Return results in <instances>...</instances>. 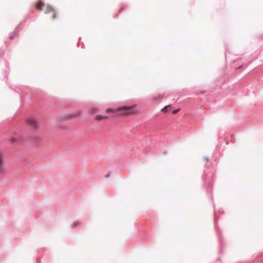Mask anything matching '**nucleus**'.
Listing matches in <instances>:
<instances>
[{
	"label": "nucleus",
	"instance_id": "nucleus-7",
	"mask_svg": "<svg viewBox=\"0 0 263 263\" xmlns=\"http://www.w3.org/2000/svg\"><path fill=\"white\" fill-rule=\"evenodd\" d=\"M9 141L12 143H18L21 141V138L18 136L12 137L10 138Z\"/></svg>",
	"mask_w": 263,
	"mask_h": 263
},
{
	"label": "nucleus",
	"instance_id": "nucleus-5",
	"mask_svg": "<svg viewBox=\"0 0 263 263\" xmlns=\"http://www.w3.org/2000/svg\"><path fill=\"white\" fill-rule=\"evenodd\" d=\"M81 112L80 111H77L76 112H73V113H71V114L67 115L66 116V118L69 119L76 118L78 117H80L81 116Z\"/></svg>",
	"mask_w": 263,
	"mask_h": 263
},
{
	"label": "nucleus",
	"instance_id": "nucleus-4",
	"mask_svg": "<svg viewBox=\"0 0 263 263\" xmlns=\"http://www.w3.org/2000/svg\"><path fill=\"white\" fill-rule=\"evenodd\" d=\"M27 123L32 129H37L39 127L37 121L34 119H28L27 120Z\"/></svg>",
	"mask_w": 263,
	"mask_h": 263
},
{
	"label": "nucleus",
	"instance_id": "nucleus-11",
	"mask_svg": "<svg viewBox=\"0 0 263 263\" xmlns=\"http://www.w3.org/2000/svg\"><path fill=\"white\" fill-rule=\"evenodd\" d=\"M98 110V109L97 108H93L92 109H91L90 110V112L92 113V114H95L96 113V112H97Z\"/></svg>",
	"mask_w": 263,
	"mask_h": 263
},
{
	"label": "nucleus",
	"instance_id": "nucleus-2",
	"mask_svg": "<svg viewBox=\"0 0 263 263\" xmlns=\"http://www.w3.org/2000/svg\"><path fill=\"white\" fill-rule=\"evenodd\" d=\"M35 7L37 9L40 11H43L45 13H51L52 19L55 18L56 13L54 10L50 6L46 5L42 1H40V2L36 5Z\"/></svg>",
	"mask_w": 263,
	"mask_h": 263
},
{
	"label": "nucleus",
	"instance_id": "nucleus-3",
	"mask_svg": "<svg viewBox=\"0 0 263 263\" xmlns=\"http://www.w3.org/2000/svg\"><path fill=\"white\" fill-rule=\"evenodd\" d=\"M4 157V154L3 152H0V175L3 174L6 171Z\"/></svg>",
	"mask_w": 263,
	"mask_h": 263
},
{
	"label": "nucleus",
	"instance_id": "nucleus-1",
	"mask_svg": "<svg viewBox=\"0 0 263 263\" xmlns=\"http://www.w3.org/2000/svg\"><path fill=\"white\" fill-rule=\"evenodd\" d=\"M118 111L121 115L127 116L130 115H135L139 114L137 109V105H134L131 106H123L118 108Z\"/></svg>",
	"mask_w": 263,
	"mask_h": 263
},
{
	"label": "nucleus",
	"instance_id": "nucleus-9",
	"mask_svg": "<svg viewBox=\"0 0 263 263\" xmlns=\"http://www.w3.org/2000/svg\"><path fill=\"white\" fill-rule=\"evenodd\" d=\"M119 112L118 111V108L117 109H115L113 108H108L106 110V112H107V113H110V112L115 113V112Z\"/></svg>",
	"mask_w": 263,
	"mask_h": 263
},
{
	"label": "nucleus",
	"instance_id": "nucleus-6",
	"mask_svg": "<svg viewBox=\"0 0 263 263\" xmlns=\"http://www.w3.org/2000/svg\"><path fill=\"white\" fill-rule=\"evenodd\" d=\"M42 141V138L39 136H33L31 138V141L35 144L40 143Z\"/></svg>",
	"mask_w": 263,
	"mask_h": 263
},
{
	"label": "nucleus",
	"instance_id": "nucleus-10",
	"mask_svg": "<svg viewBox=\"0 0 263 263\" xmlns=\"http://www.w3.org/2000/svg\"><path fill=\"white\" fill-rule=\"evenodd\" d=\"M171 105L166 106L164 107V108H163L162 109L161 111L164 112H167L168 110V109L171 108Z\"/></svg>",
	"mask_w": 263,
	"mask_h": 263
},
{
	"label": "nucleus",
	"instance_id": "nucleus-12",
	"mask_svg": "<svg viewBox=\"0 0 263 263\" xmlns=\"http://www.w3.org/2000/svg\"><path fill=\"white\" fill-rule=\"evenodd\" d=\"M179 109L173 110V114H176L177 112H178L179 111Z\"/></svg>",
	"mask_w": 263,
	"mask_h": 263
},
{
	"label": "nucleus",
	"instance_id": "nucleus-8",
	"mask_svg": "<svg viewBox=\"0 0 263 263\" xmlns=\"http://www.w3.org/2000/svg\"><path fill=\"white\" fill-rule=\"evenodd\" d=\"M108 118V116H102V115H97L95 117V120L97 121H101L104 119H106Z\"/></svg>",
	"mask_w": 263,
	"mask_h": 263
},
{
	"label": "nucleus",
	"instance_id": "nucleus-13",
	"mask_svg": "<svg viewBox=\"0 0 263 263\" xmlns=\"http://www.w3.org/2000/svg\"><path fill=\"white\" fill-rule=\"evenodd\" d=\"M162 99V97H159V99L160 100V99Z\"/></svg>",
	"mask_w": 263,
	"mask_h": 263
}]
</instances>
